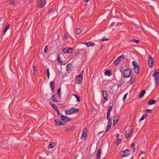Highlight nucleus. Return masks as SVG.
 Returning a JSON list of instances; mask_svg holds the SVG:
<instances>
[{"label":"nucleus","instance_id":"nucleus-1","mask_svg":"<svg viewBox=\"0 0 159 159\" xmlns=\"http://www.w3.org/2000/svg\"><path fill=\"white\" fill-rule=\"evenodd\" d=\"M66 121L65 122V123H63L59 119H55L54 120V122L56 125L57 126H61L62 125H65L66 124L67 121H70L71 120V118H69L67 116V118L66 119Z\"/></svg>","mask_w":159,"mask_h":159},{"label":"nucleus","instance_id":"nucleus-2","mask_svg":"<svg viewBox=\"0 0 159 159\" xmlns=\"http://www.w3.org/2000/svg\"><path fill=\"white\" fill-rule=\"evenodd\" d=\"M152 76L154 78V80L156 83V85H159V72L157 70H155L153 73Z\"/></svg>","mask_w":159,"mask_h":159},{"label":"nucleus","instance_id":"nucleus-3","mask_svg":"<svg viewBox=\"0 0 159 159\" xmlns=\"http://www.w3.org/2000/svg\"><path fill=\"white\" fill-rule=\"evenodd\" d=\"M79 111V109L78 108H71L65 111V113L66 115L68 114H72L74 113L78 112Z\"/></svg>","mask_w":159,"mask_h":159},{"label":"nucleus","instance_id":"nucleus-4","mask_svg":"<svg viewBox=\"0 0 159 159\" xmlns=\"http://www.w3.org/2000/svg\"><path fill=\"white\" fill-rule=\"evenodd\" d=\"M132 71L129 68L125 70L124 71L123 75L125 78L130 77L132 75Z\"/></svg>","mask_w":159,"mask_h":159},{"label":"nucleus","instance_id":"nucleus-5","mask_svg":"<svg viewBox=\"0 0 159 159\" xmlns=\"http://www.w3.org/2000/svg\"><path fill=\"white\" fill-rule=\"evenodd\" d=\"M122 157L128 156L130 153V151L128 149L121 151L120 152Z\"/></svg>","mask_w":159,"mask_h":159},{"label":"nucleus","instance_id":"nucleus-6","mask_svg":"<svg viewBox=\"0 0 159 159\" xmlns=\"http://www.w3.org/2000/svg\"><path fill=\"white\" fill-rule=\"evenodd\" d=\"M42 0H36V2L38 5V7H39L42 8L45 5L46 3V1L43 0L42 2Z\"/></svg>","mask_w":159,"mask_h":159},{"label":"nucleus","instance_id":"nucleus-7","mask_svg":"<svg viewBox=\"0 0 159 159\" xmlns=\"http://www.w3.org/2000/svg\"><path fill=\"white\" fill-rule=\"evenodd\" d=\"M148 62L150 68H152L154 64V59L152 57L150 56L149 57L148 60Z\"/></svg>","mask_w":159,"mask_h":159},{"label":"nucleus","instance_id":"nucleus-8","mask_svg":"<svg viewBox=\"0 0 159 159\" xmlns=\"http://www.w3.org/2000/svg\"><path fill=\"white\" fill-rule=\"evenodd\" d=\"M73 50V49L71 48H69L68 49H67L66 48H64L62 50V51L64 53H72Z\"/></svg>","mask_w":159,"mask_h":159},{"label":"nucleus","instance_id":"nucleus-9","mask_svg":"<svg viewBox=\"0 0 159 159\" xmlns=\"http://www.w3.org/2000/svg\"><path fill=\"white\" fill-rule=\"evenodd\" d=\"M120 118V116L119 115L117 114L115 115L113 118V124L114 125L117 123Z\"/></svg>","mask_w":159,"mask_h":159},{"label":"nucleus","instance_id":"nucleus-10","mask_svg":"<svg viewBox=\"0 0 159 159\" xmlns=\"http://www.w3.org/2000/svg\"><path fill=\"white\" fill-rule=\"evenodd\" d=\"M83 79V75L82 74H80L78 75L76 77V83L78 84H80L82 82Z\"/></svg>","mask_w":159,"mask_h":159},{"label":"nucleus","instance_id":"nucleus-11","mask_svg":"<svg viewBox=\"0 0 159 159\" xmlns=\"http://www.w3.org/2000/svg\"><path fill=\"white\" fill-rule=\"evenodd\" d=\"M102 91L103 92V96L104 99L103 103H104L108 100L107 98V91H105L103 90Z\"/></svg>","mask_w":159,"mask_h":159},{"label":"nucleus","instance_id":"nucleus-12","mask_svg":"<svg viewBox=\"0 0 159 159\" xmlns=\"http://www.w3.org/2000/svg\"><path fill=\"white\" fill-rule=\"evenodd\" d=\"M87 136V131L85 128H84L82 130V134L81 137L82 139H84Z\"/></svg>","mask_w":159,"mask_h":159},{"label":"nucleus","instance_id":"nucleus-13","mask_svg":"<svg viewBox=\"0 0 159 159\" xmlns=\"http://www.w3.org/2000/svg\"><path fill=\"white\" fill-rule=\"evenodd\" d=\"M50 87L52 92L54 93L55 89V82L54 81H52L50 83Z\"/></svg>","mask_w":159,"mask_h":159},{"label":"nucleus","instance_id":"nucleus-14","mask_svg":"<svg viewBox=\"0 0 159 159\" xmlns=\"http://www.w3.org/2000/svg\"><path fill=\"white\" fill-rule=\"evenodd\" d=\"M104 74L105 75H107L108 76H110L112 75L111 72L109 70H106Z\"/></svg>","mask_w":159,"mask_h":159},{"label":"nucleus","instance_id":"nucleus-15","mask_svg":"<svg viewBox=\"0 0 159 159\" xmlns=\"http://www.w3.org/2000/svg\"><path fill=\"white\" fill-rule=\"evenodd\" d=\"M101 153V149L98 150L97 154V159H100V155Z\"/></svg>","mask_w":159,"mask_h":159},{"label":"nucleus","instance_id":"nucleus-16","mask_svg":"<svg viewBox=\"0 0 159 159\" xmlns=\"http://www.w3.org/2000/svg\"><path fill=\"white\" fill-rule=\"evenodd\" d=\"M145 93L146 91L145 90H143L141 91L139 95V97L140 98H142L144 96Z\"/></svg>","mask_w":159,"mask_h":159},{"label":"nucleus","instance_id":"nucleus-17","mask_svg":"<svg viewBox=\"0 0 159 159\" xmlns=\"http://www.w3.org/2000/svg\"><path fill=\"white\" fill-rule=\"evenodd\" d=\"M156 103V101L154 99H151L149 101L148 104L149 105H152L155 104Z\"/></svg>","mask_w":159,"mask_h":159},{"label":"nucleus","instance_id":"nucleus-18","mask_svg":"<svg viewBox=\"0 0 159 159\" xmlns=\"http://www.w3.org/2000/svg\"><path fill=\"white\" fill-rule=\"evenodd\" d=\"M71 64H69L66 66V71L69 73H70L71 71V70L70 69Z\"/></svg>","mask_w":159,"mask_h":159},{"label":"nucleus","instance_id":"nucleus-19","mask_svg":"<svg viewBox=\"0 0 159 159\" xmlns=\"http://www.w3.org/2000/svg\"><path fill=\"white\" fill-rule=\"evenodd\" d=\"M134 72L136 74H139V66H137L134 68Z\"/></svg>","mask_w":159,"mask_h":159},{"label":"nucleus","instance_id":"nucleus-20","mask_svg":"<svg viewBox=\"0 0 159 159\" xmlns=\"http://www.w3.org/2000/svg\"><path fill=\"white\" fill-rule=\"evenodd\" d=\"M112 107L111 106H109L108 108V111L107 113V116H110V112L112 109Z\"/></svg>","mask_w":159,"mask_h":159},{"label":"nucleus","instance_id":"nucleus-21","mask_svg":"<svg viewBox=\"0 0 159 159\" xmlns=\"http://www.w3.org/2000/svg\"><path fill=\"white\" fill-rule=\"evenodd\" d=\"M10 25L9 24H8L7 26H6L5 29L3 30V33L4 34H5L7 30L9 29V28L10 27Z\"/></svg>","mask_w":159,"mask_h":159},{"label":"nucleus","instance_id":"nucleus-22","mask_svg":"<svg viewBox=\"0 0 159 159\" xmlns=\"http://www.w3.org/2000/svg\"><path fill=\"white\" fill-rule=\"evenodd\" d=\"M125 58V56L123 55H122L119 57H118L117 59V60L119 61V62H120L121 61V59H123Z\"/></svg>","mask_w":159,"mask_h":159},{"label":"nucleus","instance_id":"nucleus-23","mask_svg":"<svg viewBox=\"0 0 159 159\" xmlns=\"http://www.w3.org/2000/svg\"><path fill=\"white\" fill-rule=\"evenodd\" d=\"M135 79V76L134 75H133L132 76V77L131 78V79L130 81V84H133L134 82V81Z\"/></svg>","mask_w":159,"mask_h":159},{"label":"nucleus","instance_id":"nucleus-24","mask_svg":"<svg viewBox=\"0 0 159 159\" xmlns=\"http://www.w3.org/2000/svg\"><path fill=\"white\" fill-rule=\"evenodd\" d=\"M49 103L55 110L58 109L57 107L56 106V105L52 103L51 102H50Z\"/></svg>","mask_w":159,"mask_h":159},{"label":"nucleus","instance_id":"nucleus-25","mask_svg":"<svg viewBox=\"0 0 159 159\" xmlns=\"http://www.w3.org/2000/svg\"><path fill=\"white\" fill-rule=\"evenodd\" d=\"M55 96V95L54 94L52 95V98H51V99H52V101L54 102H58V101H57V99H56Z\"/></svg>","mask_w":159,"mask_h":159},{"label":"nucleus","instance_id":"nucleus-26","mask_svg":"<svg viewBox=\"0 0 159 159\" xmlns=\"http://www.w3.org/2000/svg\"><path fill=\"white\" fill-rule=\"evenodd\" d=\"M73 95L77 99V101L79 102H80V97L77 95H76L75 94H73Z\"/></svg>","mask_w":159,"mask_h":159},{"label":"nucleus","instance_id":"nucleus-27","mask_svg":"<svg viewBox=\"0 0 159 159\" xmlns=\"http://www.w3.org/2000/svg\"><path fill=\"white\" fill-rule=\"evenodd\" d=\"M61 89L60 88H58L57 90V94L59 97H61Z\"/></svg>","mask_w":159,"mask_h":159},{"label":"nucleus","instance_id":"nucleus-28","mask_svg":"<svg viewBox=\"0 0 159 159\" xmlns=\"http://www.w3.org/2000/svg\"><path fill=\"white\" fill-rule=\"evenodd\" d=\"M130 134L129 133L126 134V135H125V138L126 139H127L130 137V136L132 134V132L130 131Z\"/></svg>","mask_w":159,"mask_h":159},{"label":"nucleus","instance_id":"nucleus-29","mask_svg":"<svg viewBox=\"0 0 159 159\" xmlns=\"http://www.w3.org/2000/svg\"><path fill=\"white\" fill-rule=\"evenodd\" d=\"M75 128V126H72V127H70L69 128L66 129L65 130L66 131H71L73 129H74Z\"/></svg>","mask_w":159,"mask_h":159},{"label":"nucleus","instance_id":"nucleus-30","mask_svg":"<svg viewBox=\"0 0 159 159\" xmlns=\"http://www.w3.org/2000/svg\"><path fill=\"white\" fill-rule=\"evenodd\" d=\"M33 68L34 69V75H35V74L38 73V70L36 69V67L35 66H33Z\"/></svg>","mask_w":159,"mask_h":159},{"label":"nucleus","instance_id":"nucleus-31","mask_svg":"<svg viewBox=\"0 0 159 159\" xmlns=\"http://www.w3.org/2000/svg\"><path fill=\"white\" fill-rule=\"evenodd\" d=\"M66 118H67V116H64L63 115H62L61 116V120L63 121H64L65 120H66Z\"/></svg>","mask_w":159,"mask_h":159},{"label":"nucleus","instance_id":"nucleus-32","mask_svg":"<svg viewBox=\"0 0 159 159\" xmlns=\"http://www.w3.org/2000/svg\"><path fill=\"white\" fill-rule=\"evenodd\" d=\"M130 41L131 42H133L136 43H139V40H136V39H132Z\"/></svg>","mask_w":159,"mask_h":159},{"label":"nucleus","instance_id":"nucleus-33","mask_svg":"<svg viewBox=\"0 0 159 159\" xmlns=\"http://www.w3.org/2000/svg\"><path fill=\"white\" fill-rule=\"evenodd\" d=\"M81 31V30L80 29H76V33L78 35H79L80 34Z\"/></svg>","mask_w":159,"mask_h":159},{"label":"nucleus","instance_id":"nucleus-34","mask_svg":"<svg viewBox=\"0 0 159 159\" xmlns=\"http://www.w3.org/2000/svg\"><path fill=\"white\" fill-rule=\"evenodd\" d=\"M57 61L59 63H61L62 61L60 60L59 54L57 56Z\"/></svg>","mask_w":159,"mask_h":159},{"label":"nucleus","instance_id":"nucleus-35","mask_svg":"<svg viewBox=\"0 0 159 159\" xmlns=\"http://www.w3.org/2000/svg\"><path fill=\"white\" fill-rule=\"evenodd\" d=\"M110 116H107V119L108 120V122L112 123V120L109 117Z\"/></svg>","mask_w":159,"mask_h":159},{"label":"nucleus","instance_id":"nucleus-36","mask_svg":"<svg viewBox=\"0 0 159 159\" xmlns=\"http://www.w3.org/2000/svg\"><path fill=\"white\" fill-rule=\"evenodd\" d=\"M48 147L50 148H52L54 147V145L52 143H50L48 145Z\"/></svg>","mask_w":159,"mask_h":159},{"label":"nucleus","instance_id":"nucleus-37","mask_svg":"<svg viewBox=\"0 0 159 159\" xmlns=\"http://www.w3.org/2000/svg\"><path fill=\"white\" fill-rule=\"evenodd\" d=\"M119 62H119V61H118V60L116 59L114 63L115 64V65L116 66L118 65V64H119Z\"/></svg>","mask_w":159,"mask_h":159},{"label":"nucleus","instance_id":"nucleus-38","mask_svg":"<svg viewBox=\"0 0 159 159\" xmlns=\"http://www.w3.org/2000/svg\"><path fill=\"white\" fill-rule=\"evenodd\" d=\"M48 50V46L46 45L44 48V53H47V51Z\"/></svg>","mask_w":159,"mask_h":159},{"label":"nucleus","instance_id":"nucleus-39","mask_svg":"<svg viewBox=\"0 0 159 159\" xmlns=\"http://www.w3.org/2000/svg\"><path fill=\"white\" fill-rule=\"evenodd\" d=\"M122 139H116V143H118V144H120L121 142Z\"/></svg>","mask_w":159,"mask_h":159},{"label":"nucleus","instance_id":"nucleus-40","mask_svg":"<svg viewBox=\"0 0 159 159\" xmlns=\"http://www.w3.org/2000/svg\"><path fill=\"white\" fill-rule=\"evenodd\" d=\"M152 111V109H147L145 110V112H146L151 113Z\"/></svg>","mask_w":159,"mask_h":159},{"label":"nucleus","instance_id":"nucleus-41","mask_svg":"<svg viewBox=\"0 0 159 159\" xmlns=\"http://www.w3.org/2000/svg\"><path fill=\"white\" fill-rule=\"evenodd\" d=\"M146 117L143 115L140 119V120L142 121L144 120V119Z\"/></svg>","mask_w":159,"mask_h":159},{"label":"nucleus","instance_id":"nucleus-42","mask_svg":"<svg viewBox=\"0 0 159 159\" xmlns=\"http://www.w3.org/2000/svg\"><path fill=\"white\" fill-rule=\"evenodd\" d=\"M111 126L110 125H108L107 126V128H106V132H107L111 128Z\"/></svg>","mask_w":159,"mask_h":159},{"label":"nucleus","instance_id":"nucleus-43","mask_svg":"<svg viewBox=\"0 0 159 159\" xmlns=\"http://www.w3.org/2000/svg\"><path fill=\"white\" fill-rule=\"evenodd\" d=\"M109 40L108 39L106 38L105 37H103L101 39V40L102 41H107Z\"/></svg>","mask_w":159,"mask_h":159},{"label":"nucleus","instance_id":"nucleus-44","mask_svg":"<svg viewBox=\"0 0 159 159\" xmlns=\"http://www.w3.org/2000/svg\"><path fill=\"white\" fill-rule=\"evenodd\" d=\"M130 131L132 132H133V131L131 129H127V130L126 131L125 133L126 134L129 133V134H130V133H129Z\"/></svg>","mask_w":159,"mask_h":159},{"label":"nucleus","instance_id":"nucleus-45","mask_svg":"<svg viewBox=\"0 0 159 159\" xmlns=\"http://www.w3.org/2000/svg\"><path fill=\"white\" fill-rule=\"evenodd\" d=\"M59 105L61 108H64L65 107V106L62 104H59Z\"/></svg>","mask_w":159,"mask_h":159},{"label":"nucleus","instance_id":"nucleus-46","mask_svg":"<svg viewBox=\"0 0 159 159\" xmlns=\"http://www.w3.org/2000/svg\"><path fill=\"white\" fill-rule=\"evenodd\" d=\"M127 94H128L127 93H126V94H125L124 95V96L123 98V100L124 101L125 100V99H126V96H127Z\"/></svg>","mask_w":159,"mask_h":159},{"label":"nucleus","instance_id":"nucleus-47","mask_svg":"<svg viewBox=\"0 0 159 159\" xmlns=\"http://www.w3.org/2000/svg\"><path fill=\"white\" fill-rule=\"evenodd\" d=\"M84 43V44H85L86 45V46L87 47L90 46V45H89L90 44V42H89L87 43Z\"/></svg>","mask_w":159,"mask_h":159},{"label":"nucleus","instance_id":"nucleus-48","mask_svg":"<svg viewBox=\"0 0 159 159\" xmlns=\"http://www.w3.org/2000/svg\"><path fill=\"white\" fill-rule=\"evenodd\" d=\"M131 147L132 148H135V144L134 143H132L131 145Z\"/></svg>","mask_w":159,"mask_h":159},{"label":"nucleus","instance_id":"nucleus-49","mask_svg":"<svg viewBox=\"0 0 159 159\" xmlns=\"http://www.w3.org/2000/svg\"><path fill=\"white\" fill-rule=\"evenodd\" d=\"M9 3L10 4L12 5L14 3V2L13 0H10Z\"/></svg>","mask_w":159,"mask_h":159},{"label":"nucleus","instance_id":"nucleus-50","mask_svg":"<svg viewBox=\"0 0 159 159\" xmlns=\"http://www.w3.org/2000/svg\"><path fill=\"white\" fill-rule=\"evenodd\" d=\"M68 36L66 34H64V37L66 39H67V38H68Z\"/></svg>","mask_w":159,"mask_h":159},{"label":"nucleus","instance_id":"nucleus-51","mask_svg":"<svg viewBox=\"0 0 159 159\" xmlns=\"http://www.w3.org/2000/svg\"><path fill=\"white\" fill-rule=\"evenodd\" d=\"M53 11V9L52 8H51L49 10V11H48V13L49 14H50V13L52 11Z\"/></svg>","mask_w":159,"mask_h":159},{"label":"nucleus","instance_id":"nucleus-52","mask_svg":"<svg viewBox=\"0 0 159 159\" xmlns=\"http://www.w3.org/2000/svg\"><path fill=\"white\" fill-rule=\"evenodd\" d=\"M123 67L121 66L120 69V71L121 72H123Z\"/></svg>","mask_w":159,"mask_h":159},{"label":"nucleus","instance_id":"nucleus-53","mask_svg":"<svg viewBox=\"0 0 159 159\" xmlns=\"http://www.w3.org/2000/svg\"><path fill=\"white\" fill-rule=\"evenodd\" d=\"M4 20V18L3 17H1L0 18V22H2Z\"/></svg>","mask_w":159,"mask_h":159},{"label":"nucleus","instance_id":"nucleus-54","mask_svg":"<svg viewBox=\"0 0 159 159\" xmlns=\"http://www.w3.org/2000/svg\"><path fill=\"white\" fill-rule=\"evenodd\" d=\"M134 68L136 67L137 66H139V65L137 63H136L135 64L133 65Z\"/></svg>","mask_w":159,"mask_h":159},{"label":"nucleus","instance_id":"nucleus-55","mask_svg":"<svg viewBox=\"0 0 159 159\" xmlns=\"http://www.w3.org/2000/svg\"><path fill=\"white\" fill-rule=\"evenodd\" d=\"M140 154L139 155V156H140L141 155L143 154H144L145 153V152L143 151H141L140 152Z\"/></svg>","mask_w":159,"mask_h":159},{"label":"nucleus","instance_id":"nucleus-56","mask_svg":"<svg viewBox=\"0 0 159 159\" xmlns=\"http://www.w3.org/2000/svg\"><path fill=\"white\" fill-rule=\"evenodd\" d=\"M90 44L89 45L90 46H93L94 45V43L92 42H90Z\"/></svg>","mask_w":159,"mask_h":159},{"label":"nucleus","instance_id":"nucleus-57","mask_svg":"<svg viewBox=\"0 0 159 159\" xmlns=\"http://www.w3.org/2000/svg\"><path fill=\"white\" fill-rule=\"evenodd\" d=\"M134 26L136 29H137L138 28V26L135 24H134Z\"/></svg>","mask_w":159,"mask_h":159},{"label":"nucleus","instance_id":"nucleus-58","mask_svg":"<svg viewBox=\"0 0 159 159\" xmlns=\"http://www.w3.org/2000/svg\"><path fill=\"white\" fill-rule=\"evenodd\" d=\"M47 74H50L49 70L48 68L47 70Z\"/></svg>","mask_w":159,"mask_h":159},{"label":"nucleus","instance_id":"nucleus-59","mask_svg":"<svg viewBox=\"0 0 159 159\" xmlns=\"http://www.w3.org/2000/svg\"><path fill=\"white\" fill-rule=\"evenodd\" d=\"M137 63L135 62V61H133L132 62V64L133 65Z\"/></svg>","mask_w":159,"mask_h":159},{"label":"nucleus","instance_id":"nucleus-60","mask_svg":"<svg viewBox=\"0 0 159 159\" xmlns=\"http://www.w3.org/2000/svg\"><path fill=\"white\" fill-rule=\"evenodd\" d=\"M107 125L111 126L112 123H109H109L108 122Z\"/></svg>","mask_w":159,"mask_h":159},{"label":"nucleus","instance_id":"nucleus-61","mask_svg":"<svg viewBox=\"0 0 159 159\" xmlns=\"http://www.w3.org/2000/svg\"><path fill=\"white\" fill-rule=\"evenodd\" d=\"M56 111L57 114L59 113L60 112L59 111V110H58V109H57L56 110H55Z\"/></svg>","mask_w":159,"mask_h":159},{"label":"nucleus","instance_id":"nucleus-62","mask_svg":"<svg viewBox=\"0 0 159 159\" xmlns=\"http://www.w3.org/2000/svg\"><path fill=\"white\" fill-rule=\"evenodd\" d=\"M57 116L58 117H59V116H60L61 115V113L60 112L59 113H58L57 114Z\"/></svg>","mask_w":159,"mask_h":159},{"label":"nucleus","instance_id":"nucleus-63","mask_svg":"<svg viewBox=\"0 0 159 159\" xmlns=\"http://www.w3.org/2000/svg\"><path fill=\"white\" fill-rule=\"evenodd\" d=\"M47 76L48 79H49L50 76V74H47Z\"/></svg>","mask_w":159,"mask_h":159},{"label":"nucleus","instance_id":"nucleus-64","mask_svg":"<svg viewBox=\"0 0 159 159\" xmlns=\"http://www.w3.org/2000/svg\"><path fill=\"white\" fill-rule=\"evenodd\" d=\"M80 53V52L79 51H78L77 52L76 54H75V56H77V55L79 54V53Z\"/></svg>","mask_w":159,"mask_h":159}]
</instances>
